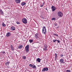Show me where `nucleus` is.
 <instances>
[{
    "label": "nucleus",
    "mask_w": 72,
    "mask_h": 72,
    "mask_svg": "<svg viewBox=\"0 0 72 72\" xmlns=\"http://www.w3.org/2000/svg\"><path fill=\"white\" fill-rule=\"evenodd\" d=\"M2 53H3V54H5V52H2Z\"/></svg>",
    "instance_id": "c756f323"
},
{
    "label": "nucleus",
    "mask_w": 72,
    "mask_h": 72,
    "mask_svg": "<svg viewBox=\"0 0 72 72\" xmlns=\"http://www.w3.org/2000/svg\"><path fill=\"white\" fill-rule=\"evenodd\" d=\"M33 39H32L29 40V42L30 43H32V42H33Z\"/></svg>",
    "instance_id": "2eb2a0df"
},
{
    "label": "nucleus",
    "mask_w": 72,
    "mask_h": 72,
    "mask_svg": "<svg viewBox=\"0 0 72 72\" xmlns=\"http://www.w3.org/2000/svg\"><path fill=\"white\" fill-rule=\"evenodd\" d=\"M48 68H44L42 70V72H44V71H47L48 70Z\"/></svg>",
    "instance_id": "0eeeda50"
},
{
    "label": "nucleus",
    "mask_w": 72,
    "mask_h": 72,
    "mask_svg": "<svg viewBox=\"0 0 72 72\" xmlns=\"http://www.w3.org/2000/svg\"><path fill=\"white\" fill-rule=\"evenodd\" d=\"M51 9L52 12H54L55 9H57V8L55 7L54 6H53L51 7Z\"/></svg>",
    "instance_id": "423d86ee"
},
{
    "label": "nucleus",
    "mask_w": 72,
    "mask_h": 72,
    "mask_svg": "<svg viewBox=\"0 0 72 72\" xmlns=\"http://www.w3.org/2000/svg\"><path fill=\"white\" fill-rule=\"evenodd\" d=\"M22 21L24 23L26 24L27 23V19L25 18H23L22 19Z\"/></svg>",
    "instance_id": "7ed1b4c3"
},
{
    "label": "nucleus",
    "mask_w": 72,
    "mask_h": 72,
    "mask_svg": "<svg viewBox=\"0 0 72 72\" xmlns=\"http://www.w3.org/2000/svg\"><path fill=\"white\" fill-rule=\"evenodd\" d=\"M18 24V23H17V24Z\"/></svg>",
    "instance_id": "f704fd0d"
},
{
    "label": "nucleus",
    "mask_w": 72,
    "mask_h": 72,
    "mask_svg": "<svg viewBox=\"0 0 72 72\" xmlns=\"http://www.w3.org/2000/svg\"><path fill=\"white\" fill-rule=\"evenodd\" d=\"M58 15L59 17H62L63 16V14L60 12H59L58 13Z\"/></svg>",
    "instance_id": "20e7f679"
},
{
    "label": "nucleus",
    "mask_w": 72,
    "mask_h": 72,
    "mask_svg": "<svg viewBox=\"0 0 72 72\" xmlns=\"http://www.w3.org/2000/svg\"><path fill=\"white\" fill-rule=\"evenodd\" d=\"M55 19H56L55 18H53L52 19V21H53V20L55 21Z\"/></svg>",
    "instance_id": "b1692460"
},
{
    "label": "nucleus",
    "mask_w": 72,
    "mask_h": 72,
    "mask_svg": "<svg viewBox=\"0 0 72 72\" xmlns=\"http://www.w3.org/2000/svg\"><path fill=\"white\" fill-rule=\"evenodd\" d=\"M46 10H47V9L46 8Z\"/></svg>",
    "instance_id": "473e14b6"
},
{
    "label": "nucleus",
    "mask_w": 72,
    "mask_h": 72,
    "mask_svg": "<svg viewBox=\"0 0 72 72\" xmlns=\"http://www.w3.org/2000/svg\"><path fill=\"white\" fill-rule=\"evenodd\" d=\"M41 61V59L39 58H38L37 59L36 61L37 62H38L39 63H40V61Z\"/></svg>",
    "instance_id": "1a4fd4ad"
},
{
    "label": "nucleus",
    "mask_w": 72,
    "mask_h": 72,
    "mask_svg": "<svg viewBox=\"0 0 72 72\" xmlns=\"http://www.w3.org/2000/svg\"><path fill=\"white\" fill-rule=\"evenodd\" d=\"M0 14H2V15L4 14V12H3L1 10H0Z\"/></svg>",
    "instance_id": "f8f14e48"
},
{
    "label": "nucleus",
    "mask_w": 72,
    "mask_h": 72,
    "mask_svg": "<svg viewBox=\"0 0 72 72\" xmlns=\"http://www.w3.org/2000/svg\"><path fill=\"white\" fill-rule=\"evenodd\" d=\"M2 26L3 27H5L6 26V25H5L4 22H3L2 24Z\"/></svg>",
    "instance_id": "f3484780"
},
{
    "label": "nucleus",
    "mask_w": 72,
    "mask_h": 72,
    "mask_svg": "<svg viewBox=\"0 0 72 72\" xmlns=\"http://www.w3.org/2000/svg\"><path fill=\"white\" fill-rule=\"evenodd\" d=\"M56 41H57V40L54 39L53 40V42H55Z\"/></svg>",
    "instance_id": "5701e85b"
},
{
    "label": "nucleus",
    "mask_w": 72,
    "mask_h": 72,
    "mask_svg": "<svg viewBox=\"0 0 72 72\" xmlns=\"http://www.w3.org/2000/svg\"><path fill=\"white\" fill-rule=\"evenodd\" d=\"M63 63H64V62H63Z\"/></svg>",
    "instance_id": "72a5a7b5"
},
{
    "label": "nucleus",
    "mask_w": 72,
    "mask_h": 72,
    "mask_svg": "<svg viewBox=\"0 0 72 72\" xmlns=\"http://www.w3.org/2000/svg\"><path fill=\"white\" fill-rule=\"evenodd\" d=\"M42 31L43 33H44V34H46V28H45V26L43 27Z\"/></svg>",
    "instance_id": "f03ea898"
},
{
    "label": "nucleus",
    "mask_w": 72,
    "mask_h": 72,
    "mask_svg": "<svg viewBox=\"0 0 72 72\" xmlns=\"http://www.w3.org/2000/svg\"><path fill=\"white\" fill-rule=\"evenodd\" d=\"M63 55L62 54L60 56V57H63Z\"/></svg>",
    "instance_id": "cd10ccee"
},
{
    "label": "nucleus",
    "mask_w": 72,
    "mask_h": 72,
    "mask_svg": "<svg viewBox=\"0 0 72 72\" xmlns=\"http://www.w3.org/2000/svg\"><path fill=\"white\" fill-rule=\"evenodd\" d=\"M26 4V3L25 2H23L21 3L22 5H24Z\"/></svg>",
    "instance_id": "a211bd4d"
},
{
    "label": "nucleus",
    "mask_w": 72,
    "mask_h": 72,
    "mask_svg": "<svg viewBox=\"0 0 72 72\" xmlns=\"http://www.w3.org/2000/svg\"><path fill=\"white\" fill-rule=\"evenodd\" d=\"M38 67H40V66H38Z\"/></svg>",
    "instance_id": "2f4dec72"
},
{
    "label": "nucleus",
    "mask_w": 72,
    "mask_h": 72,
    "mask_svg": "<svg viewBox=\"0 0 72 72\" xmlns=\"http://www.w3.org/2000/svg\"><path fill=\"white\" fill-rule=\"evenodd\" d=\"M6 64H8V65H9V62H6Z\"/></svg>",
    "instance_id": "a878e982"
},
{
    "label": "nucleus",
    "mask_w": 72,
    "mask_h": 72,
    "mask_svg": "<svg viewBox=\"0 0 72 72\" xmlns=\"http://www.w3.org/2000/svg\"><path fill=\"white\" fill-rule=\"evenodd\" d=\"M40 7H43V5H41L40 6Z\"/></svg>",
    "instance_id": "7c9ffc66"
},
{
    "label": "nucleus",
    "mask_w": 72,
    "mask_h": 72,
    "mask_svg": "<svg viewBox=\"0 0 72 72\" xmlns=\"http://www.w3.org/2000/svg\"><path fill=\"white\" fill-rule=\"evenodd\" d=\"M29 66L30 67H32V68H33L36 69V66L34 64H30L29 65Z\"/></svg>",
    "instance_id": "39448f33"
},
{
    "label": "nucleus",
    "mask_w": 72,
    "mask_h": 72,
    "mask_svg": "<svg viewBox=\"0 0 72 72\" xmlns=\"http://www.w3.org/2000/svg\"><path fill=\"white\" fill-rule=\"evenodd\" d=\"M55 59H57V54L55 53Z\"/></svg>",
    "instance_id": "412c9836"
},
{
    "label": "nucleus",
    "mask_w": 72,
    "mask_h": 72,
    "mask_svg": "<svg viewBox=\"0 0 72 72\" xmlns=\"http://www.w3.org/2000/svg\"><path fill=\"white\" fill-rule=\"evenodd\" d=\"M16 3H20L21 2V0H15Z\"/></svg>",
    "instance_id": "9b49d317"
},
{
    "label": "nucleus",
    "mask_w": 72,
    "mask_h": 72,
    "mask_svg": "<svg viewBox=\"0 0 72 72\" xmlns=\"http://www.w3.org/2000/svg\"><path fill=\"white\" fill-rule=\"evenodd\" d=\"M66 72H71V70H66L65 71Z\"/></svg>",
    "instance_id": "4be33fe9"
},
{
    "label": "nucleus",
    "mask_w": 72,
    "mask_h": 72,
    "mask_svg": "<svg viewBox=\"0 0 72 72\" xmlns=\"http://www.w3.org/2000/svg\"><path fill=\"white\" fill-rule=\"evenodd\" d=\"M54 35H55V36H58V35L56 34L55 33L54 34Z\"/></svg>",
    "instance_id": "393cba45"
},
{
    "label": "nucleus",
    "mask_w": 72,
    "mask_h": 72,
    "mask_svg": "<svg viewBox=\"0 0 72 72\" xmlns=\"http://www.w3.org/2000/svg\"><path fill=\"white\" fill-rule=\"evenodd\" d=\"M25 49L26 52L28 53V51H29V45H28L26 46L25 47Z\"/></svg>",
    "instance_id": "f257e3e1"
},
{
    "label": "nucleus",
    "mask_w": 72,
    "mask_h": 72,
    "mask_svg": "<svg viewBox=\"0 0 72 72\" xmlns=\"http://www.w3.org/2000/svg\"><path fill=\"white\" fill-rule=\"evenodd\" d=\"M22 58L23 59H26V56H22Z\"/></svg>",
    "instance_id": "aec40b11"
},
{
    "label": "nucleus",
    "mask_w": 72,
    "mask_h": 72,
    "mask_svg": "<svg viewBox=\"0 0 72 72\" xmlns=\"http://www.w3.org/2000/svg\"><path fill=\"white\" fill-rule=\"evenodd\" d=\"M11 29H12V30H13V31L15 30V28L14 27H12L11 28Z\"/></svg>",
    "instance_id": "ddd939ff"
},
{
    "label": "nucleus",
    "mask_w": 72,
    "mask_h": 72,
    "mask_svg": "<svg viewBox=\"0 0 72 72\" xmlns=\"http://www.w3.org/2000/svg\"><path fill=\"white\" fill-rule=\"evenodd\" d=\"M47 47L46 46H45L44 48H43L44 50H47Z\"/></svg>",
    "instance_id": "4468645a"
},
{
    "label": "nucleus",
    "mask_w": 72,
    "mask_h": 72,
    "mask_svg": "<svg viewBox=\"0 0 72 72\" xmlns=\"http://www.w3.org/2000/svg\"><path fill=\"white\" fill-rule=\"evenodd\" d=\"M23 47V46L22 45H20L19 46V47H18V48L19 49H21V48H22Z\"/></svg>",
    "instance_id": "dca6fc26"
},
{
    "label": "nucleus",
    "mask_w": 72,
    "mask_h": 72,
    "mask_svg": "<svg viewBox=\"0 0 72 72\" xmlns=\"http://www.w3.org/2000/svg\"><path fill=\"white\" fill-rule=\"evenodd\" d=\"M12 34H11V33L10 32H8L6 34V37H9V36H10Z\"/></svg>",
    "instance_id": "6e6552de"
},
{
    "label": "nucleus",
    "mask_w": 72,
    "mask_h": 72,
    "mask_svg": "<svg viewBox=\"0 0 72 72\" xmlns=\"http://www.w3.org/2000/svg\"><path fill=\"white\" fill-rule=\"evenodd\" d=\"M60 62L61 63H63V62H64V59H61L59 60Z\"/></svg>",
    "instance_id": "9d476101"
},
{
    "label": "nucleus",
    "mask_w": 72,
    "mask_h": 72,
    "mask_svg": "<svg viewBox=\"0 0 72 72\" xmlns=\"http://www.w3.org/2000/svg\"><path fill=\"white\" fill-rule=\"evenodd\" d=\"M57 42L58 43H60V41H59L58 40H57Z\"/></svg>",
    "instance_id": "bb28decb"
},
{
    "label": "nucleus",
    "mask_w": 72,
    "mask_h": 72,
    "mask_svg": "<svg viewBox=\"0 0 72 72\" xmlns=\"http://www.w3.org/2000/svg\"><path fill=\"white\" fill-rule=\"evenodd\" d=\"M35 37H36V38H37V37H38V34L36 33V34H35Z\"/></svg>",
    "instance_id": "6ab92c4d"
},
{
    "label": "nucleus",
    "mask_w": 72,
    "mask_h": 72,
    "mask_svg": "<svg viewBox=\"0 0 72 72\" xmlns=\"http://www.w3.org/2000/svg\"><path fill=\"white\" fill-rule=\"evenodd\" d=\"M54 25L56 26L57 25V24L56 23H55L54 24Z\"/></svg>",
    "instance_id": "c85d7f7f"
}]
</instances>
